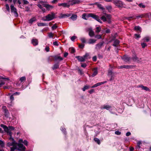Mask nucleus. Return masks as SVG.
Here are the masks:
<instances>
[{"label": "nucleus", "mask_w": 151, "mask_h": 151, "mask_svg": "<svg viewBox=\"0 0 151 151\" xmlns=\"http://www.w3.org/2000/svg\"><path fill=\"white\" fill-rule=\"evenodd\" d=\"M107 82V81H105L102 82H100V83H98L95 85H94L93 86H92L91 87L92 88H93L96 87L98 86H99L101 85L102 84H104V83H105Z\"/></svg>", "instance_id": "17"}, {"label": "nucleus", "mask_w": 151, "mask_h": 151, "mask_svg": "<svg viewBox=\"0 0 151 151\" xmlns=\"http://www.w3.org/2000/svg\"><path fill=\"white\" fill-rule=\"evenodd\" d=\"M11 11L12 12H13L14 16L16 17L18 16V14L17 11L16 9L14 7L13 5H11Z\"/></svg>", "instance_id": "8"}, {"label": "nucleus", "mask_w": 151, "mask_h": 151, "mask_svg": "<svg viewBox=\"0 0 151 151\" xmlns=\"http://www.w3.org/2000/svg\"><path fill=\"white\" fill-rule=\"evenodd\" d=\"M45 50L47 52H48L49 51V47L47 46L45 48Z\"/></svg>", "instance_id": "60"}, {"label": "nucleus", "mask_w": 151, "mask_h": 151, "mask_svg": "<svg viewBox=\"0 0 151 151\" xmlns=\"http://www.w3.org/2000/svg\"><path fill=\"white\" fill-rule=\"evenodd\" d=\"M77 18V16L76 14H73L70 18L73 20H76Z\"/></svg>", "instance_id": "29"}, {"label": "nucleus", "mask_w": 151, "mask_h": 151, "mask_svg": "<svg viewBox=\"0 0 151 151\" xmlns=\"http://www.w3.org/2000/svg\"><path fill=\"white\" fill-rule=\"evenodd\" d=\"M53 44L54 45L56 46H58L59 45V44L58 43V42H57V41H55V42H53Z\"/></svg>", "instance_id": "58"}, {"label": "nucleus", "mask_w": 151, "mask_h": 151, "mask_svg": "<svg viewBox=\"0 0 151 151\" xmlns=\"http://www.w3.org/2000/svg\"><path fill=\"white\" fill-rule=\"evenodd\" d=\"M110 76H111V78L109 80L110 81L113 80L114 79V78L115 77V74L114 73L112 75Z\"/></svg>", "instance_id": "47"}, {"label": "nucleus", "mask_w": 151, "mask_h": 151, "mask_svg": "<svg viewBox=\"0 0 151 151\" xmlns=\"http://www.w3.org/2000/svg\"><path fill=\"white\" fill-rule=\"evenodd\" d=\"M55 18V14L53 12H51L46 16L43 17L42 20L45 21H50Z\"/></svg>", "instance_id": "3"}, {"label": "nucleus", "mask_w": 151, "mask_h": 151, "mask_svg": "<svg viewBox=\"0 0 151 151\" xmlns=\"http://www.w3.org/2000/svg\"><path fill=\"white\" fill-rule=\"evenodd\" d=\"M98 73L97 69L96 68H95L93 69V72L92 75V76L93 77H94Z\"/></svg>", "instance_id": "24"}, {"label": "nucleus", "mask_w": 151, "mask_h": 151, "mask_svg": "<svg viewBox=\"0 0 151 151\" xmlns=\"http://www.w3.org/2000/svg\"><path fill=\"white\" fill-rule=\"evenodd\" d=\"M95 5H97V6L100 9H101L104 12L105 10V8L103 7L101 4H100L98 2H96L94 4Z\"/></svg>", "instance_id": "16"}, {"label": "nucleus", "mask_w": 151, "mask_h": 151, "mask_svg": "<svg viewBox=\"0 0 151 151\" xmlns=\"http://www.w3.org/2000/svg\"><path fill=\"white\" fill-rule=\"evenodd\" d=\"M114 73H113L112 71L111 70H109L108 72V76H110L111 75H112Z\"/></svg>", "instance_id": "42"}, {"label": "nucleus", "mask_w": 151, "mask_h": 151, "mask_svg": "<svg viewBox=\"0 0 151 151\" xmlns=\"http://www.w3.org/2000/svg\"><path fill=\"white\" fill-rule=\"evenodd\" d=\"M119 43V41L118 40H115L113 44V45L114 47H117Z\"/></svg>", "instance_id": "25"}, {"label": "nucleus", "mask_w": 151, "mask_h": 151, "mask_svg": "<svg viewBox=\"0 0 151 151\" xmlns=\"http://www.w3.org/2000/svg\"><path fill=\"white\" fill-rule=\"evenodd\" d=\"M37 25L39 27L47 26H48L47 24L42 22L38 23Z\"/></svg>", "instance_id": "26"}, {"label": "nucleus", "mask_w": 151, "mask_h": 151, "mask_svg": "<svg viewBox=\"0 0 151 151\" xmlns=\"http://www.w3.org/2000/svg\"><path fill=\"white\" fill-rule=\"evenodd\" d=\"M134 35L136 37V39L139 38L140 37V36L139 35L137 34H134Z\"/></svg>", "instance_id": "62"}, {"label": "nucleus", "mask_w": 151, "mask_h": 151, "mask_svg": "<svg viewBox=\"0 0 151 151\" xmlns=\"http://www.w3.org/2000/svg\"><path fill=\"white\" fill-rule=\"evenodd\" d=\"M112 2L118 8H122L124 7V4L121 1L113 0Z\"/></svg>", "instance_id": "4"}, {"label": "nucleus", "mask_w": 151, "mask_h": 151, "mask_svg": "<svg viewBox=\"0 0 151 151\" xmlns=\"http://www.w3.org/2000/svg\"><path fill=\"white\" fill-rule=\"evenodd\" d=\"M106 9L109 11L111 10L112 9V7L111 5H108L106 7Z\"/></svg>", "instance_id": "44"}, {"label": "nucleus", "mask_w": 151, "mask_h": 151, "mask_svg": "<svg viewBox=\"0 0 151 151\" xmlns=\"http://www.w3.org/2000/svg\"><path fill=\"white\" fill-rule=\"evenodd\" d=\"M71 15L70 14H60L59 17L60 18H65L68 17Z\"/></svg>", "instance_id": "13"}, {"label": "nucleus", "mask_w": 151, "mask_h": 151, "mask_svg": "<svg viewBox=\"0 0 151 151\" xmlns=\"http://www.w3.org/2000/svg\"><path fill=\"white\" fill-rule=\"evenodd\" d=\"M53 57L52 56H50L48 58V60L49 61H51L53 59Z\"/></svg>", "instance_id": "57"}, {"label": "nucleus", "mask_w": 151, "mask_h": 151, "mask_svg": "<svg viewBox=\"0 0 151 151\" xmlns=\"http://www.w3.org/2000/svg\"><path fill=\"white\" fill-rule=\"evenodd\" d=\"M37 21V19L35 17H33L30 19L29 21V23L32 24L33 23Z\"/></svg>", "instance_id": "19"}, {"label": "nucleus", "mask_w": 151, "mask_h": 151, "mask_svg": "<svg viewBox=\"0 0 151 151\" xmlns=\"http://www.w3.org/2000/svg\"><path fill=\"white\" fill-rule=\"evenodd\" d=\"M95 37L97 39H100L101 38V37L100 35H96L95 36Z\"/></svg>", "instance_id": "54"}, {"label": "nucleus", "mask_w": 151, "mask_h": 151, "mask_svg": "<svg viewBox=\"0 0 151 151\" xmlns=\"http://www.w3.org/2000/svg\"><path fill=\"white\" fill-rule=\"evenodd\" d=\"M143 40L144 42H148L150 40V38L149 37H147L144 38Z\"/></svg>", "instance_id": "39"}, {"label": "nucleus", "mask_w": 151, "mask_h": 151, "mask_svg": "<svg viewBox=\"0 0 151 151\" xmlns=\"http://www.w3.org/2000/svg\"><path fill=\"white\" fill-rule=\"evenodd\" d=\"M71 5L70 3L69 2L68 3H63L59 4L58 5L59 6H62L63 7H69Z\"/></svg>", "instance_id": "11"}, {"label": "nucleus", "mask_w": 151, "mask_h": 151, "mask_svg": "<svg viewBox=\"0 0 151 151\" xmlns=\"http://www.w3.org/2000/svg\"><path fill=\"white\" fill-rule=\"evenodd\" d=\"M83 56L85 60L88 58H90V57H89V54L88 53H86Z\"/></svg>", "instance_id": "32"}, {"label": "nucleus", "mask_w": 151, "mask_h": 151, "mask_svg": "<svg viewBox=\"0 0 151 151\" xmlns=\"http://www.w3.org/2000/svg\"><path fill=\"white\" fill-rule=\"evenodd\" d=\"M6 10L9 12L10 9L9 6L8 4H6Z\"/></svg>", "instance_id": "52"}, {"label": "nucleus", "mask_w": 151, "mask_h": 151, "mask_svg": "<svg viewBox=\"0 0 151 151\" xmlns=\"http://www.w3.org/2000/svg\"><path fill=\"white\" fill-rule=\"evenodd\" d=\"M95 19H96V20H97V21H98V22H99L100 23H102V21H101L100 19L99 18V16H97V17H96V18Z\"/></svg>", "instance_id": "41"}, {"label": "nucleus", "mask_w": 151, "mask_h": 151, "mask_svg": "<svg viewBox=\"0 0 151 151\" xmlns=\"http://www.w3.org/2000/svg\"><path fill=\"white\" fill-rule=\"evenodd\" d=\"M76 38V37L75 36H73L71 38V40L72 41H74Z\"/></svg>", "instance_id": "61"}, {"label": "nucleus", "mask_w": 151, "mask_h": 151, "mask_svg": "<svg viewBox=\"0 0 151 151\" xmlns=\"http://www.w3.org/2000/svg\"><path fill=\"white\" fill-rule=\"evenodd\" d=\"M23 143L24 144V145H25L26 146H27L28 145V142L26 140H24V141L23 142Z\"/></svg>", "instance_id": "64"}, {"label": "nucleus", "mask_w": 151, "mask_h": 151, "mask_svg": "<svg viewBox=\"0 0 151 151\" xmlns=\"http://www.w3.org/2000/svg\"><path fill=\"white\" fill-rule=\"evenodd\" d=\"M23 1L24 4H28L29 3V2L26 0H23Z\"/></svg>", "instance_id": "53"}, {"label": "nucleus", "mask_w": 151, "mask_h": 151, "mask_svg": "<svg viewBox=\"0 0 151 151\" xmlns=\"http://www.w3.org/2000/svg\"><path fill=\"white\" fill-rule=\"evenodd\" d=\"M89 35L91 37H92L94 35V32L91 29H89Z\"/></svg>", "instance_id": "23"}, {"label": "nucleus", "mask_w": 151, "mask_h": 151, "mask_svg": "<svg viewBox=\"0 0 151 151\" xmlns=\"http://www.w3.org/2000/svg\"><path fill=\"white\" fill-rule=\"evenodd\" d=\"M141 144H142V142H141V141H139L137 142V145L138 146L139 148H140V145Z\"/></svg>", "instance_id": "56"}, {"label": "nucleus", "mask_w": 151, "mask_h": 151, "mask_svg": "<svg viewBox=\"0 0 151 151\" xmlns=\"http://www.w3.org/2000/svg\"><path fill=\"white\" fill-rule=\"evenodd\" d=\"M43 6L45 7L47 10H49L53 8L52 6L46 4H43Z\"/></svg>", "instance_id": "15"}, {"label": "nucleus", "mask_w": 151, "mask_h": 151, "mask_svg": "<svg viewBox=\"0 0 151 151\" xmlns=\"http://www.w3.org/2000/svg\"><path fill=\"white\" fill-rule=\"evenodd\" d=\"M80 40L82 43H85L86 42V39L84 37H82L81 38Z\"/></svg>", "instance_id": "48"}, {"label": "nucleus", "mask_w": 151, "mask_h": 151, "mask_svg": "<svg viewBox=\"0 0 151 151\" xmlns=\"http://www.w3.org/2000/svg\"><path fill=\"white\" fill-rule=\"evenodd\" d=\"M137 87L138 88H141L142 90H144L146 91H150V89L148 87L146 86H144L142 84L137 86Z\"/></svg>", "instance_id": "10"}, {"label": "nucleus", "mask_w": 151, "mask_h": 151, "mask_svg": "<svg viewBox=\"0 0 151 151\" xmlns=\"http://www.w3.org/2000/svg\"><path fill=\"white\" fill-rule=\"evenodd\" d=\"M32 43L34 45H37L38 44V40L37 39H33L32 40Z\"/></svg>", "instance_id": "20"}, {"label": "nucleus", "mask_w": 151, "mask_h": 151, "mask_svg": "<svg viewBox=\"0 0 151 151\" xmlns=\"http://www.w3.org/2000/svg\"><path fill=\"white\" fill-rule=\"evenodd\" d=\"M0 126L4 129L5 132L9 135L10 136H11L12 132H11V131L14 130V127L12 126H9L8 127L6 126L3 124H1Z\"/></svg>", "instance_id": "2"}, {"label": "nucleus", "mask_w": 151, "mask_h": 151, "mask_svg": "<svg viewBox=\"0 0 151 151\" xmlns=\"http://www.w3.org/2000/svg\"><path fill=\"white\" fill-rule=\"evenodd\" d=\"M111 108V106L107 105L105 104L102 106L101 107V109H105L107 110H108Z\"/></svg>", "instance_id": "18"}, {"label": "nucleus", "mask_w": 151, "mask_h": 151, "mask_svg": "<svg viewBox=\"0 0 151 151\" xmlns=\"http://www.w3.org/2000/svg\"><path fill=\"white\" fill-rule=\"evenodd\" d=\"M46 3H47L46 2H44L42 1H40L39 2V4H42L43 6V4H46Z\"/></svg>", "instance_id": "55"}, {"label": "nucleus", "mask_w": 151, "mask_h": 151, "mask_svg": "<svg viewBox=\"0 0 151 151\" xmlns=\"http://www.w3.org/2000/svg\"><path fill=\"white\" fill-rule=\"evenodd\" d=\"M7 146L10 147L13 146L11 148L10 151H25V147L22 144H17L13 141L12 142H8Z\"/></svg>", "instance_id": "1"}, {"label": "nucleus", "mask_w": 151, "mask_h": 151, "mask_svg": "<svg viewBox=\"0 0 151 151\" xmlns=\"http://www.w3.org/2000/svg\"><path fill=\"white\" fill-rule=\"evenodd\" d=\"M145 14V18L148 17L149 19H151V14L150 13H148Z\"/></svg>", "instance_id": "35"}, {"label": "nucleus", "mask_w": 151, "mask_h": 151, "mask_svg": "<svg viewBox=\"0 0 151 151\" xmlns=\"http://www.w3.org/2000/svg\"><path fill=\"white\" fill-rule=\"evenodd\" d=\"M69 50L70 51V52L72 53H73L75 52V50L74 48L73 47L70 48L69 49Z\"/></svg>", "instance_id": "40"}, {"label": "nucleus", "mask_w": 151, "mask_h": 151, "mask_svg": "<svg viewBox=\"0 0 151 151\" xmlns=\"http://www.w3.org/2000/svg\"><path fill=\"white\" fill-rule=\"evenodd\" d=\"M145 14H141L140 15L137 16H136V18L137 19H139V18H143V17H145Z\"/></svg>", "instance_id": "30"}, {"label": "nucleus", "mask_w": 151, "mask_h": 151, "mask_svg": "<svg viewBox=\"0 0 151 151\" xmlns=\"http://www.w3.org/2000/svg\"><path fill=\"white\" fill-rule=\"evenodd\" d=\"M134 29L135 30H136L140 31L141 30V28L139 26H135L134 27Z\"/></svg>", "instance_id": "49"}, {"label": "nucleus", "mask_w": 151, "mask_h": 151, "mask_svg": "<svg viewBox=\"0 0 151 151\" xmlns=\"http://www.w3.org/2000/svg\"><path fill=\"white\" fill-rule=\"evenodd\" d=\"M104 14L105 15L102 16L101 17V19L104 22L107 21L108 23H110L111 22L110 20L111 18V15L106 13Z\"/></svg>", "instance_id": "5"}, {"label": "nucleus", "mask_w": 151, "mask_h": 151, "mask_svg": "<svg viewBox=\"0 0 151 151\" xmlns=\"http://www.w3.org/2000/svg\"><path fill=\"white\" fill-rule=\"evenodd\" d=\"M89 87L90 86H85L84 87L82 90L83 91H85L86 90L88 89Z\"/></svg>", "instance_id": "43"}, {"label": "nucleus", "mask_w": 151, "mask_h": 151, "mask_svg": "<svg viewBox=\"0 0 151 151\" xmlns=\"http://www.w3.org/2000/svg\"><path fill=\"white\" fill-rule=\"evenodd\" d=\"M48 36L49 38H52L53 37V34L52 32H50L48 33Z\"/></svg>", "instance_id": "50"}, {"label": "nucleus", "mask_w": 151, "mask_h": 151, "mask_svg": "<svg viewBox=\"0 0 151 151\" xmlns=\"http://www.w3.org/2000/svg\"><path fill=\"white\" fill-rule=\"evenodd\" d=\"M89 15V14L84 13L82 15V18L84 19H87L88 18L90 17H88Z\"/></svg>", "instance_id": "22"}, {"label": "nucleus", "mask_w": 151, "mask_h": 151, "mask_svg": "<svg viewBox=\"0 0 151 151\" xmlns=\"http://www.w3.org/2000/svg\"><path fill=\"white\" fill-rule=\"evenodd\" d=\"M26 80V77L25 76H23L20 78L19 81H20L22 83L25 81Z\"/></svg>", "instance_id": "34"}, {"label": "nucleus", "mask_w": 151, "mask_h": 151, "mask_svg": "<svg viewBox=\"0 0 151 151\" xmlns=\"http://www.w3.org/2000/svg\"><path fill=\"white\" fill-rule=\"evenodd\" d=\"M138 6L140 8H144L145 7V5H143L142 3L139 4H138Z\"/></svg>", "instance_id": "45"}, {"label": "nucleus", "mask_w": 151, "mask_h": 151, "mask_svg": "<svg viewBox=\"0 0 151 151\" xmlns=\"http://www.w3.org/2000/svg\"><path fill=\"white\" fill-rule=\"evenodd\" d=\"M115 134H116L118 135H119L121 134V132H119V131H117L115 132Z\"/></svg>", "instance_id": "59"}, {"label": "nucleus", "mask_w": 151, "mask_h": 151, "mask_svg": "<svg viewBox=\"0 0 151 151\" xmlns=\"http://www.w3.org/2000/svg\"><path fill=\"white\" fill-rule=\"evenodd\" d=\"M132 59L134 62L139 63L141 62L142 58L138 57L137 55L134 54L133 55Z\"/></svg>", "instance_id": "6"}, {"label": "nucleus", "mask_w": 151, "mask_h": 151, "mask_svg": "<svg viewBox=\"0 0 151 151\" xmlns=\"http://www.w3.org/2000/svg\"><path fill=\"white\" fill-rule=\"evenodd\" d=\"M0 146L2 147H4L5 146V144L4 142L1 140H0Z\"/></svg>", "instance_id": "38"}, {"label": "nucleus", "mask_w": 151, "mask_h": 151, "mask_svg": "<svg viewBox=\"0 0 151 151\" xmlns=\"http://www.w3.org/2000/svg\"><path fill=\"white\" fill-rule=\"evenodd\" d=\"M96 40L93 39H90L88 41V43L89 44H91L96 42Z\"/></svg>", "instance_id": "28"}, {"label": "nucleus", "mask_w": 151, "mask_h": 151, "mask_svg": "<svg viewBox=\"0 0 151 151\" xmlns=\"http://www.w3.org/2000/svg\"><path fill=\"white\" fill-rule=\"evenodd\" d=\"M97 16V15L94 14H93L90 13L89 14V16H88V17H92L95 19L96 18Z\"/></svg>", "instance_id": "36"}, {"label": "nucleus", "mask_w": 151, "mask_h": 151, "mask_svg": "<svg viewBox=\"0 0 151 151\" xmlns=\"http://www.w3.org/2000/svg\"><path fill=\"white\" fill-rule=\"evenodd\" d=\"M58 27L57 24H55L52 27V29L53 30L56 29Z\"/></svg>", "instance_id": "46"}, {"label": "nucleus", "mask_w": 151, "mask_h": 151, "mask_svg": "<svg viewBox=\"0 0 151 151\" xmlns=\"http://www.w3.org/2000/svg\"><path fill=\"white\" fill-rule=\"evenodd\" d=\"M54 58H55V60H61L63 59V58H61V57L60 56H55L54 57Z\"/></svg>", "instance_id": "27"}, {"label": "nucleus", "mask_w": 151, "mask_h": 151, "mask_svg": "<svg viewBox=\"0 0 151 151\" xmlns=\"http://www.w3.org/2000/svg\"><path fill=\"white\" fill-rule=\"evenodd\" d=\"M104 43V42H102L96 44L95 47L96 49H100L103 46Z\"/></svg>", "instance_id": "14"}, {"label": "nucleus", "mask_w": 151, "mask_h": 151, "mask_svg": "<svg viewBox=\"0 0 151 151\" xmlns=\"http://www.w3.org/2000/svg\"><path fill=\"white\" fill-rule=\"evenodd\" d=\"M59 65L58 64H55L54 65L53 67H52V69L53 70H54L55 69H57L59 68Z\"/></svg>", "instance_id": "37"}, {"label": "nucleus", "mask_w": 151, "mask_h": 151, "mask_svg": "<svg viewBox=\"0 0 151 151\" xmlns=\"http://www.w3.org/2000/svg\"><path fill=\"white\" fill-rule=\"evenodd\" d=\"M76 58L79 61L84 62L85 61V59L83 56H77L76 57Z\"/></svg>", "instance_id": "21"}, {"label": "nucleus", "mask_w": 151, "mask_h": 151, "mask_svg": "<svg viewBox=\"0 0 151 151\" xmlns=\"http://www.w3.org/2000/svg\"><path fill=\"white\" fill-rule=\"evenodd\" d=\"M135 67V66L133 65H123L118 67V69H122L125 68L127 69H132Z\"/></svg>", "instance_id": "7"}, {"label": "nucleus", "mask_w": 151, "mask_h": 151, "mask_svg": "<svg viewBox=\"0 0 151 151\" xmlns=\"http://www.w3.org/2000/svg\"><path fill=\"white\" fill-rule=\"evenodd\" d=\"M10 99L11 101V103H12V101H13V100H14V97L13 96V95H11L10 96Z\"/></svg>", "instance_id": "63"}, {"label": "nucleus", "mask_w": 151, "mask_h": 151, "mask_svg": "<svg viewBox=\"0 0 151 151\" xmlns=\"http://www.w3.org/2000/svg\"><path fill=\"white\" fill-rule=\"evenodd\" d=\"M94 140L95 142H96V143H97L98 144H99V145L100 144V140L99 139H98L97 138H95L94 139Z\"/></svg>", "instance_id": "33"}, {"label": "nucleus", "mask_w": 151, "mask_h": 151, "mask_svg": "<svg viewBox=\"0 0 151 151\" xmlns=\"http://www.w3.org/2000/svg\"><path fill=\"white\" fill-rule=\"evenodd\" d=\"M71 5L80 4L81 2L80 0H70L69 1Z\"/></svg>", "instance_id": "12"}, {"label": "nucleus", "mask_w": 151, "mask_h": 151, "mask_svg": "<svg viewBox=\"0 0 151 151\" xmlns=\"http://www.w3.org/2000/svg\"><path fill=\"white\" fill-rule=\"evenodd\" d=\"M141 45L143 48H144L145 47H146L147 46L146 44L145 43H141Z\"/></svg>", "instance_id": "51"}, {"label": "nucleus", "mask_w": 151, "mask_h": 151, "mask_svg": "<svg viewBox=\"0 0 151 151\" xmlns=\"http://www.w3.org/2000/svg\"><path fill=\"white\" fill-rule=\"evenodd\" d=\"M101 29V27H97L96 28L95 32L97 33H99L100 32Z\"/></svg>", "instance_id": "31"}, {"label": "nucleus", "mask_w": 151, "mask_h": 151, "mask_svg": "<svg viewBox=\"0 0 151 151\" xmlns=\"http://www.w3.org/2000/svg\"><path fill=\"white\" fill-rule=\"evenodd\" d=\"M122 59L126 62H129L130 61L131 58L127 55H125L122 57Z\"/></svg>", "instance_id": "9"}]
</instances>
